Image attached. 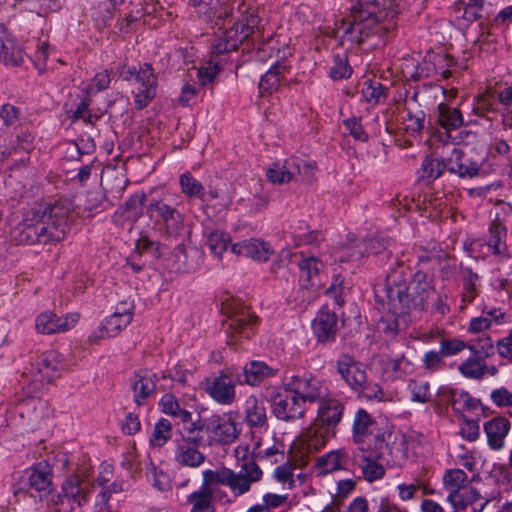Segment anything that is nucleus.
Wrapping results in <instances>:
<instances>
[{"label": "nucleus", "mask_w": 512, "mask_h": 512, "mask_svg": "<svg viewBox=\"0 0 512 512\" xmlns=\"http://www.w3.org/2000/svg\"><path fill=\"white\" fill-rule=\"evenodd\" d=\"M344 126L355 140L362 142L368 141V134L364 131L359 119H347L344 121Z\"/></svg>", "instance_id": "680f3d73"}, {"label": "nucleus", "mask_w": 512, "mask_h": 512, "mask_svg": "<svg viewBox=\"0 0 512 512\" xmlns=\"http://www.w3.org/2000/svg\"><path fill=\"white\" fill-rule=\"evenodd\" d=\"M288 502L286 494L266 493L262 497V505L271 512L272 509L282 507Z\"/></svg>", "instance_id": "0e129e2a"}, {"label": "nucleus", "mask_w": 512, "mask_h": 512, "mask_svg": "<svg viewBox=\"0 0 512 512\" xmlns=\"http://www.w3.org/2000/svg\"><path fill=\"white\" fill-rule=\"evenodd\" d=\"M312 328L318 342L334 341L338 331L336 314L328 309L320 310L312 322Z\"/></svg>", "instance_id": "393cba45"}, {"label": "nucleus", "mask_w": 512, "mask_h": 512, "mask_svg": "<svg viewBox=\"0 0 512 512\" xmlns=\"http://www.w3.org/2000/svg\"><path fill=\"white\" fill-rule=\"evenodd\" d=\"M349 250L346 260L360 259L365 255L379 253L381 249L380 242L377 239L369 238L356 243L355 247L347 248Z\"/></svg>", "instance_id": "49530a36"}, {"label": "nucleus", "mask_w": 512, "mask_h": 512, "mask_svg": "<svg viewBox=\"0 0 512 512\" xmlns=\"http://www.w3.org/2000/svg\"><path fill=\"white\" fill-rule=\"evenodd\" d=\"M343 293V279L340 276H336L329 288L326 291V294L332 297L335 303L338 306H342L344 304V298L342 297Z\"/></svg>", "instance_id": "69168bd1"}, {"label": "nucleus", "mask_w": 512, "mask_h": 512, "mask_svg": "<svg viewBox=\"0 0 512 512\" xmlns=\"http://www.w3.org/2000/svg\"><path fill=\"white\" fill-rule=\"evenodd\" d=\"M411 400L415 403H425L430 399L429 386L424 382L410 384Z\"/></svg>", "instance_id": "052dcab7"}, {"label": "nucleus", "mask_w": 512, "mask_h": 512, "mask_svg": "<svg viewBox=\"0 0 512 512\" xmlns=\"http://www.w3.org/2000/svg\"><path fill=\"white\" fill-rule=\"evenodd\" d=\"M134 304L132 301H122L116 308L115 312L107 317L103 322L100 337H112L117 335L122 329L130 324L133 318Z\"/></svg>", "instance_id": "dca6fc26"}, {"label": "nucleus", "mask_w": 512, "mask_h": 512, "mask_svg": "<svg viewBox=\"0 0 512 512\" xmlns=\"http://www.w3.org/2000/svg\"><path fill=\"white\" fill-rule=\"evenodd\" d=\"M35 366L37 372L47 382L57 377L58 372L64 368L59 354H40L36 359Z\"/></svg>", "instance_id": "72a5a7b5"}, {"label": "nucleus", "mask_w": 512, "mask_h": 512, "mask_svg": "<svg viewBox=\"0 0 512 512\" xmlns=\"http://www.w3.org/2000/svg\"><path fill=\"white\" fill-rule=\"evenodd\" d=\"M353 439L356 448H370L378 441L386 443L384 433H380L377 423L364 410L359 409L353 423Z\"/></svg>", "instance_id": "4468645a"}, {"label": "nucleus", "mask_w": 512, "mask_h": 512, "mask_svg": "<svg viewBox=\"0 0 512 512\" xmlns=\"http://www.w3.org/2000/svg\"><path fill=\"white\" fill-rule=\"evenodd\" d=\"M289 388L303 404L307 401H321L326 396V388L316 378L296 376L289 384Z\"/></svg>", "instance_id": "412c9836"}, {"label": "nucleus", "mask_w": 512, "mask_h": 512, "mask_svg": "<svg viewBox=\"0 0 512 512\" xmlns=\"http://www.w3.org/2000/svg\"><path fill=\"white\" fill-rule=\"evenodd\" d=\"M155 390V383L150 376H138L133 382V391L135 400L141 404Z\"/></svg>", "instance_id": "8fccbe9b"}, {"label": "nucleus", "mask_w": 512, "mask_h": 512, "mask_svg": "<svg viewBox=\"0 0 512 512\" xmlns=\"http://www.w3.org/2000/svg\"><path fill=\"white\" fill-rule=\"evenodd\" d=\"M217 488L226 485L234 496L238 497L250 491L251 485L260 480L261 469L253 462H247L239 472L227 468L216 470L207 469Z\"/></svg>", "instance_id": "1a4fd4ad"}, {"label": "nucleus", "mask_w": 512, "mask_h": 512, "mask_svg": "<svg viewBox=\"0 0 512 512\" xmlns=\"http://www.w3.org/2000/svg\"><path fill=\"white\" fill-rule=\"evenodd\" d=\"M292 236L295 241V245L300 246V245L317 243L320 240L321 234L317 231H308V232L294 231Z\"/></svg>", "instance_id": "338daca9"}, {"label": "nucleus", "mask_w": 512, "mask_h": 512, "mask_svg": "<svg viewBox=\"0 0 512 512\" xmlns=\"http://www.w3.org/2000/svg\"><path fill=\"white\" fill-rule=\"evenodd\" d=\"M62 492L66 494L75 507H79L86 502L88 484L81 481L78 476L71 475L63 483Z\"/></svg>", "instance_id": "f704fd0d"}, {"label": "nucleus", "mask_w": 512, "mask_h": 512, "mask_svg": "<svg viewBox=\"0 0 512 512\" xmlns=\"http://www.w3.org/2000/svg\"><path fill=\"white\" fill-rule=\"evenodd\" d=\"M352 70L348 65V60L345 56L335 55L333 57V66L330 68V76L334 80L344 79L350 77Z\"/></svg>", "instance_id": "5fc2aeb1"}, {"label": "nucleus", "mask_w": 512, "mask_h": 512, "mask_svg": "<svg viewBox=\"0 0 512 512\" xmlns=\"http://www.w3.org/2000/svg\"><path fill=\"white\" fill-rule=\"evenodd\" d=\"M313 165L299 157H290L283 163H273L266 171V176L274 184L288 183L297 176L303 180L313 177Z\"/></svg>", "instance_id": "f8f14e48"}, {"label": "nucleus", "mask_w": 512, "mask_h": 512, "mask_svg": "<svg viewBox=\"0 0 512 512\" xmlns=\"http://www.w3.org/2000/svg\"><path fill=\"white\" fill-rule=\"evenodd\" d=\"M111 82V76L108 70H102L94 75L89 82H87L83 91L88 95H95L100 91L107 89Z\"/></svg>", "instance_id": "3c124183"}, {"label": "nucleus", "mask_w": 512, "mask_h": 512, "mask_svg": "<svg viewBox=\"0 0 512 512\" xmlns=\"http://www.w3.org/2000/svg\"><path fill=\"white\" fill-rule=\"evenodd\" d=\"M459 370L466 377L479 378L484 374L486 364L480 355L474 354L459 367Z\"/></svg>", "instance_id": "603ef678"}, {"label": "nucleus", "mask_w": 512, "mask_h": 512, "mask_svg": "<svg viewBox=\"0 0 512 512\" xmlns=\"http://www.w3.org/2000/svg\"><path fill=\"white\" fill-rule=\"evenodd\" d=\"M277 371L262 361H251L244 368L245 382L249 385H256L264 378L272 376Z\"/></svg>", "instance_id": "4c0bfd02"}, {"label": "nucleus", "mask_w": 512, "mask_h": 512, "mask_svg": "<svg viewBox=\"0 0 512 512\" xmlns=\"http://www.w3.org/2000/svg\"><path fill=\"white\" fill-rule=\"evenodd\" d=\"M245 420L249 426L262 427L266 424L267 415L262 396L250 395L244 404Z\"/></svg>", "instance_id": "2f4dec72"}, {"label": "nucleus", "mask_w": 512, "mask_h": 512, "mask_svg": "<svg viewBox=\"0 0 512 512\" xmlns=\"http://www.w3.org/2000/svg\"><path fill=\"white\" fill-rule=\"evenodd\" d=\"M160 406L165 414L179 417L183 422L191 420V413L185 409H181L174 395L165 394L160 400Z\"/></svg>", "instance_id": "de8ad7c7"}, {"label": "nucleus", "mask_w": 512, "mask_h": 512, "mask_svg": "<svg viewBox=\"0 0 512 512\" xmlns=\"http://www.w3.org/2000/svg\"><path fill=\"white\" fill-rule=\"evenodd\" d=\"M361 99L370 105H377L387 97L386 88L377 81L365 80L361 84Z\"/></svg>", "instance_id": "a19ab883"}, {"label": "nucleus", "mask_w": 512, "mask_h": 512, "mask_svg": "<svg viewBox=\"0 0 512 512\" xmlns=\"http://www.w3.org/2000/svg\"><path fill=\"white\" fill-rule=\"evenodd\" d=\"M343 405L336 399L323 398L313 423L294 441L292 449L303 460L305 455L322 448L334 437L337 425L343 416Z\"/></svg>", "instance_id": "7ed1b4c3"}, {"label": "nucleus", "mask_w": 512, "mask_h": 512, "mask_svg": "<svg viewBox=\"0 0 512 512\" xmlns=\"http://www.w3.org/2000/svg\"><path fill=\"white\" fill-rule=\"evenodd\" d=\"M443 485L448 492L447 501L456 505L460 503L459 495L471 487L467 474L461 469L448 470L443 476Z\"/></svg>", "instance_id": "cd10ccee"}, {"label": "nucleus", "mask_w": 512, "mask_h": 512, "mask_svg": "<svg viewBox=\"0 0 512 512\" xmlns=\"http://www.w3.org/2000/svg\"><path fill=\"white\" fill-rule=\"evenodd\" d=\"M303 403L289 389L279 394L273 403V413L280 420H292L303 415Z\"/></svg>", "instance_id": "4be33fe9"}, {"label": "nucleus", "mask_w": 512, "mask_h": 512, "mask_svg": "<svg viewBox=\"0 0 512 512\" xmlns=\"http://www.w3.org/2000/svg\"><path fill=\"white\" fill-rule=\"evenodd\" d=\"M460 433L465 439L474 441L480 435L479 424L476 421H465L461 426Z\"/></svg>", "instance_id": "774afa93"}, {"label": "nucleus", "mask_w": 512, "mask_h": 512, "mask_svg": "<svg viewBox=\"0 0 512 512\" xmlns=\"http://www.w3.org/2000/svg\"><path fill=\"white\" fill-rule=\"evenodd\" d=\"M446 170L462 179H471L481 173V164L473 161L461 149L453 148L446 158Z\"/></svg>", "instance_id": "f3484780"}, {"label": "nucleus", "mask_w": 512, "mask_h": 512, "mask_svg": "<svg viewBox=\"0 0 512 512\" xmlns=\"http://www.w3.org/2000/svg\"><path fill=\"white\" fill-rule=\"evenodd\" d=\"M119 76L125 81H133L134 103L138 110L147 107L157 93L158 79L151 64L144 63L135 67L122 65Z\"/></svg>", "instance_id": "0eeeda50"}, {"label": "nucleus", "mask_w": 512, "mask_h": 512, "mask_svg": "<svg viewBox=\"0 0 512 512\" xmlns=\"http://www.w3.org/2000/svg\"><path fill=\"white\" fill-rule=\"evenodd\" d=\"M229 242L230 236L227 233L215 230L209 234L206 245L214 256L220 258L227 250Z\"/></svg>", "instance_id": "09e8293b"}, {"label": "nucleus", "mask_w": 512, "mask_h": 512, "mask_svg": "<svg viewBox=\"0 0 512 512\" xmlns=\"http://www.w3.org/2000/svg\"><path fill=\"white\" fill-rule=\"evenodd\" d=\"M286 66L282 63H275L259 82V92L262 96L271 95L280 85L281 75L285 72Z\"/></svg>", "instance_id": "e433bc0d"}, {"label": "nucleus", "mask_w": 512, "mask_h": 512, "mask_svg": "<svg viewBox=\"0 0 512 512\" xmlns=\"http://www.w3.org/2000/svg\"><path fill=\"white\" fill-rule=\"evenodd\" d=\"M171 437V423L166 419L158 421L151 436V443L154 446H162Z\"/></svg>", "instance_id": "864d4df0"}, {"label": "nucleus", "mask_w": 512, "mask_h": 512, "mask_svg": "<svg viewBox=\"0 0 512 512\" xmlns=\"http://www.w3.org/2000/svg\"><path fill=\"white\" fill-rule=\"evenodd\" d=\"M506 235V227L499 219H495L491 222L489 226L487 246L493 254L502 255L506 253Z\"/></svg>", "instance_id": "c9c22d12"}, {"label": "nucleus", "mask_w": 512, "mask_h": 512, "mask_svg": "<svg viewBox=\"0 0 512 512\" xmlns=\"http://www.w3.org/2000/svg\"><path fill=\"white\" fill-rule=\"evenodd\" d=\"M69 214L70 205L66 202L36 205L12 230V240L18 245L58 242L69 231Z\"/></svg>", "instance_id": "f257e3e1"}, {"label": "nucleus", "mask_w": 512, "mask_h": 512, "mask_svg": "<svg viewBox=\"0 0 512 512\" xmlns=\"http://www.w3.org/2000/svg\"><path fill=\"white\" fill-rule=\"evenodd\" d=\"M181 192L189 199L205 201V188L191 173L186 172L180 176Z\"/></svg>", "instance_id": "c03bdc74"}, {"label": "nucleus", "mask_w": 512, "mask_h": 512, "mask_svg": "<svg viewBox=\"0 0 512 512\" xmlns=\"http://www.w3.org/2000/svg\"><path fill=\"white\" fill-rule=\"evenodd\" d=\"M280 445L274 442L270 432L265 431L264 435L254 441L252 453L256 458L271 459L279 453Z\"/></svg>", "instance_id": "ea45409f"}, {"label": "nucleus", "mask_w": 512, "mask_h": 512, "mask_svg": "<svg viewBox=\"0 0 512 512\" xmlns=\"http://www.w3.org/2000/svg\"><path fill=\"white\" fill-rule=\"evenodd\" d=\"M435 339L441 346L439 352H461L468 348L470 352H487L493 348L492 340L489 337L479 338L477 343L467 345L464 341L459 339L443 340L441 337L434 334L425 336L426 339Z\"/></svg>", "instance_id": "c756f323"}, {"label": "nucleus", "mask_w": 512, "mask_h": 512, "mask_svg": "<svg viewBox=\"0 0 512 512\" xmlns=\"http://www.w3.org/2000/svg\"><path fill=\"white\" fill-rule=\"evenodd\" d=\"M299 268L300 288L303 292V299L312 300L322 286L321 273L324 271V263L313 255L300 254L297 263Z\"/></svg>", "instance_id": "9b49d317"}, {"label": "nucleus", "mask_w": 512, "mask_h": 512, "mask_svg": "<svg viewBox=\"0 0 512 512\" xmlns=\"http://www.w3.org/2000/svg\"><path fill=\"white\" fill-rule=\"evenodd\" d=\"M218 72V64L213 60H209L204 65L198 68L197 78L201 85H206L208 83H211L215 79Z\"/></svg>", "instance_id": "bf43d9fd"}, {"label": "nucleus", "mask_w": 512, "mask_h": 512, "mask_svg": "<svg viewBox=\"0 0 512 512\" xmlns=\"http://www.w3.org/2000/svg\"><path fill=\"white\" fill-rule=\"evenodd\" d=\"M217 493L218 488L215 481L211 478L209 471L204 470L202 472L200 488L190 493L187 497L190 512H215L213 498Z\"/></svg>", "instance_id": "2eb2a0df"}, {"label": "nucleus", "mask_w": 512, "mask_h": 512, "mask_svg": "<svg viewBox=\"0 0 512 512\" xmlns=\"http://www.w3.org/2000/svg\"><path fill=\"white\" fill-rule=\"evenodd\" d=\"M461 6H463V19L469 22H474L482 17V10L484 7L483 0L462 1Z\"/></svg>", "instance_id": "6e6d98bb"}, {"label": "nucleus", "mask_w": 512, "mask_h": 512, "mask_svg": "<svg viewBox=\"0 0 512 512\" xmlns=\"http://www.w3.org/2000/svg\"><path fill=\"white\" fill-rule=\"evenodd\" d=\"M203 426L210 444H230L241 433V423L232 413L211 415L204 420Z\"/></svg>", "instance_id": "9d476101"}, {"label": "nucleus", "mask_w": 512, "mask_h": 512, "mask_svg": "<svg viewBox=\"0 0 512 512\" xmlns=\"http://www.w3.org/2000/svg\"><path fill=\"white\" fill-rule=\"evenodd\" d=\"M408 290L416 293L413 299L416 304H423L434 292L426 274L417 272L410 284L407 286L406 279L402 278V272H393L386 277L385 283L375 289L376 295L386 298L387 302L395 309L402 312L409 308L410 294Z\"/></svg>", "instance_id": "20e7f679"}, {"label": "nucleus", "mask_w": 512, "mask_h": 512, "mask_svg": "<svg viewBox=\"0 0 512 512\" xmlns=\"http://www.w3.org/2000/svg\"><path fill=\"white\" fill-rule=\"evenodd\" d=\"M379 11L378 0H355L351 7L350 19L336 21V34L350 42L362 43L374 32Z\"/></svg>", "instance_id": "39448f33"}, {"label": "nucleus", "mask_w": 512, "mask_h": 512, "mask_svg": "<svg viewBox=\"0 0 512 512\" xmlns=\"http://www.w3.org/2000/svg\"><path fill=\"white\" fill-rule=\"evenodd\" d=\"M338 372L342 378L354 389L363 387L366 382V373L363 365L353 359L350 355L344 354L338 361Z\"/></svg>", "instance_id": "bb28decb"}, {"label": "nucleus", "mask_w": 512, "mask_h": 512, "mask_svg": "<svg viewBox=\"0 0 512 512\" xmlns=\"http://www.w3.org/2000/svg\"><path fill=\"white\" fill-rule=\"evenodd\" d=\"M147 215L153 229L166 240H177L184 229V216L175 207L162 200H154L147 206Z\"/></svg>", "instance_id": "6e6552de"}, {"label": "nucleus", "mask_w": 512, "mask_h": 512, "mask_svg": "<svg viewBox=\"0 0 512 512\" xmlns=\"http://www.w3.org/2000/svg\"><path fill=\"white\" fill-rule=\"evenodd\" d=\"M459 499V505L451 504L454 512H482L488 503V500L483 498L473 487L465 489L459 495Z\"/></svg>", "instance_id": "473e14b6"}, {"label": "nucleus", "mask_w": 512, "mask_h": 512, "mask_svg": "<svg viewBox=\"0 0 512 512\" xmlns=\"http://www.w3.org/2000/svg\"><path fill=\"white\" fill-rule=\"evenodd\" d=\"M345 456L346 454L343 450H336L318 458L317 469L319 470V473L327 474L340 469Z\"/></svg>", "instance_id": "a18cd8bd"}, {"label": "nucleus", "mask_w": 512, "mask_h": 512, "mask_svg": "<svg viewBox=\"0 0 512 512\" xmlns=\"http://www.w3.org/2000/svg\"><path fill=\"white\" fill-rule=\"evenodd\" d=\"M234 254L242 255L257 261H267L272 250L270 245L259 239H247L231 246Z\"/></svg>", "instance_id": "c85d7f7f"}, {"label": "nucleus", "mask_w": 512, "mask_h": 512, "mask_svg": "<svg viewBox=\"0 0 512 512\" xmlns=\"http://www.w3.org/2000/svg\"><path fill=\"white\" fill-rule=\"evenodd\" d=\"M219 18L223 19V30L212 46L216 54L236 50L260 22L257 7L251 1L240 3L236 9L224 7Z\"/></svg>", "instance_id": "f03ea898"}, {"label": "nucleus", "mask_w": 512, "mask_h": 512, "mask_svg": "<svg viewBox=\"0 0 512 512\" xmlns=\"http://www.w3.org/2000/svg\"><path fill=\"white\" fill-rule=\"evenodd\" d=\"M205 390L219 404L229 405L235 400V382L227 373L222 372L213 379L207 380Z\"/></svg>", "instance_id": "a211bd4d"}, {"label": "nucleus", "mask_w": 512, "mask_h": 512, "mask_svg": "<svg viewBox=\"0 0 512 512\" xmlns=\"http://www.w3.org/2000/svg\"><path fill=\"white\" fill-rule=\"evenodd\" d=\"M446 170V159L427 156L423 159L419 169V177L425 181H434Z\"/></svg>", "instance_id": "37998d69"}, {"label": "nucleus", "mask_w": 512, "mask_h": 512, "mask_svg": "<svg viewBox=\"0 0 512 512\" xmlns=\"http://www.w3.org/2000/svg\"><path fill=\"white\" fill-rule=\"evenodd\" d=\"M28 485L29 491L26 492L22 489H18L15 491V496L17 499L24 500V498L29 494L30 498H36L37 496L41 500L44 496L49 494L52 489V480L50 472L41 467H35L31 470L30 475L28 477Z\"/></svg>", "instance_id": "6ab92c4d"}, {"label": "nucleus", "mask_w": 512, "mask_h": 512, "mask_svg": "<svg viewBox=\"0 0 512 512\" xmlns=\"http://www.w3.org/2000/svg\"><path fill=\"white\" fill-rule=\"evenodd\" d=\"M488 444L492 449L499 450L504 446L505 438L510 430L509 421L503 417H496L484 425Z\"/></svg>", "instance_id": "7c9ffc66"}, {"label": "nucleus", "mask_w": 512, "mask_h": 512, "mask_svg": "<svg viewBox=\"0 0 512 512\" xmlns=\"http://www.w3.org/2000/svg\"><path fill=\"white\" fill-rule=\"evenodd\" d=\"M145 199L144 193H137L129 197L125 204L115 212L113 216L114 222L130 229L142 216Z\"/></svg>", "instance_id": "b1692460"}, {"label": "nucleus", "mask_w": 512, "mask_h": 512, "mask_svg": "<svg viewBox=\"0 0 512 512\" xmlns=\"http://www.w3.org/2000/svg\"><path fill=\"white\" fill-rule=\"evenodd\" d=\"M386 443L378 441L376 445L370 448H355L352 454V462L358 467L363 477L372 482L379 479L384 474L382 465L378 464L377 460L382 457L386 450Z\"/></svg>", "instance_id": "ddd939ff"}, {"label": "nucleus", "mask_w": 512, "mask_h": 512, "mask_svg": "<svg viewBox=\"0 0 512 512\" xmlns=\"http://www.w3.org/2000/svg\"><path fill=\"white\" fill-rule=\"evenodd\" d=\"M361 389H362L364 396L368 399L377 400L380 402L381 401L387 402V401L393 400V394L384 392L383 389L378 385H374V386H364L363 385V387H361Z\"/></svg>", "instance_id": "e2e57ef3"}, {"label": "nucleus", "mask_w": 512, "mask_h": 512, "mask_svg": "<svg viewBox=\"0 0 512 512\" xmlns=\"http://www.w3.org/2000/svg\"><path fill=\"white\" fill-rule=\"evenodd\" d=\"M497 97L491 90H486L473 99L472 112L479 117H487L488 113L497 111Z\"/></svg>", "instance_id": "79ce46f5"}, {"label": "nucleus", "mask_w": 512, "mask_h": 512, "mask_svg": "<svg viewBox=\"0 0 512 512\" xmlns=\"http://www.w3.org/2000/svg\"><path fill=\"white\" fill-rule=\"evenodd\" d=\"M78 320L79 315L77 313L58 317L52 312H44L36 318L35 326L37 331L42 334L61 333L73 328Z\"/></svg>", "instance_id": "aec40b11"}, {"label": "nucleus", "mask_w": 512, "mask_h": 512, "mask_svg": "<svg viewBox=\"0 0 512 512\" xmlns=\"http://www.w3.org/2000/svg\"><path fill=\"white\" fill-rule=\"evenodd\" d=\"M74 508L73 503L63 492L52 495L48 501V509L50 512H71Z\"/></svg>", "instance_id": "4d7b16f0"}, {"label": "nucleus", "mask_w": 512, "mask_h": 512, "mask_svg": "<svg viewBox=\"0 0 512 512\" xmlns=\"http://www.w3.org/2000/svg\"><path fill=\"white\" fill-rule=\"evenodd\" d=\"M477 281L478 275L469 271L464 279L462 301L465 303H471L477 296Z\"/></svg>", "instance_id": "13d9d810"}, {"label": "nucleus", "mask_w": 512, "mask_h": 512, "mask_svg": "<svg viewBox=\"0 0 512 512\" xmlns=\"http://www.w3.org/2000/svg\"><path fill=\"white\" fill-rule=\"evenodd\" d=\"M24 60V50L15 37L0 25V61L7 66H19Z\"/></svg>", "instance_id": "5701e85b"}, {"label": "nucleus", "mask_w": 512, "mask_h": 512, "mask_svg": "<svg viewBox=\"0 0 512 512\" xmlns=\"http://www.w3.org/2000/svg\"><path fill=\"white\" fill-rule=\"evenodd\" d=\"M439 124L446 130L458 129L463 124V116L458 108L440 103L437 107Z\"/></svg>", "instance_id": "58836bf2"}, {"label": "nucleus", "mask_w": 512, "mask_h": 512, "mask_svg": "<svg viewBox=\"0 0 512 512\" xmlns=\"http://www.w3.org/2000/svg\"><path fill=\"white\" fill-rule=\"evenodd\" d=\"M221 311L225 318L222 320L224 332L227 336L229 349H246L238 345L242 339H248L258 324V318L248 308L235 298H226L222 302Z\"/></svg>", "instance_id": "423d86ee"}, {"label": "nucleus", "mask_w": 512, "mask_h": 512, "mask_svg": "<svg viewBox=\"0 0 512 512\" xmlns=\"http://www.w3.org/2000/svg\"><path fill=\"white\" fill-rule=\"evenodd\" d=\"M192 437L183 438L176 447L175 461L185 467L197 468L205 461V455L197 448V444L191 441Z\"/></svg>", "instance_id": "a878e982"}]
</instances>
